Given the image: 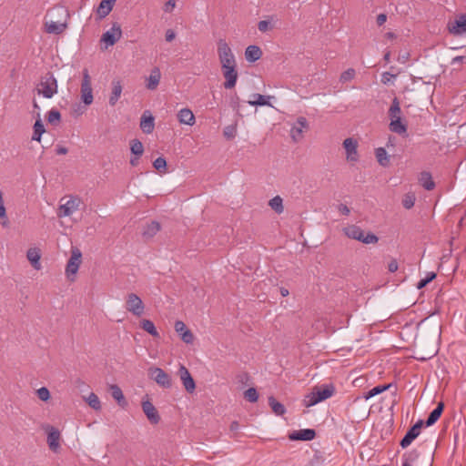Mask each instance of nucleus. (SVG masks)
<instances>
[{
	"label": "nucleus",
	"instance_id": "nucleus-1",
	"mask_svg": "<svg viewBox=\"0 0 466 466\" xmlns=\"http://www.w3.org/2000/svg\"><path fill=\"white\" fill-rule=\"evenodd\" d=\"M334 392L335 387L333 384L315 386L312 389L311 392L305 396L303 400V404L307 408L314 406L317 403L323 401L333 396Z\"/></svg>",
	"mask_w": 466,
	"mask_h": 466
},
{
	"label": "nucleus",
	"instance_id": "nucleus-2",
	"mask_svg": "<svg viewBox=\"0 0 466 466\" xmlns=\"http://www.w3.org/2000/svg\"><path fill=\"white\" fill-rule=\"evenodd\" d=\"M344 234L352 239L360 241L364 244H376L379 241V238L372 232L365 233L360 227L357 225H350L343 228Z\"/></svg>",
	"mask_w": 466,
	"mask_h": 466
},
{
	"label": "nucleus",
	"instance_id": "nucleus-3",
	"mask_svg": "<svg viewBox=\"0 0 466 466\" xmlns=\"http://www.w3.org/2000/svg\"><path fill=\"white\" fill-rule=\"evenodd\" d=\"M221 72L225 78L224 87L231 89L236 86L238 73L236 60H221Z\"/></svg>",
	"mask_w": 466,
	"mask_h": 466
},
{
	"label": "nucleus",
	"instance_id": "nucleus-4",
	"mask_svg": "<svg viewBox=\"0 0 466 466\" xmlns=\"http://www.w3.org/2000/svg\"><path fill=\"white\" fill-rule=\"evenodd\" d=\"M38 95H42L46 98H51L57 93V81L51 73H46L41 76L36 86Z\"/></svg>",
	"mask_w": 466,
	"mask_h": 466
},
{
	"label": "nucleus",
	"instance_id": "nucleus-5",
	"mask_svg": "<svg viewBox=\"0 0 466 466\" xmlns=\"http://www.w3.org/2000/svg\"><path fill=\"white\" fill-rule=\"evenodd\" d=\"M81 199L78 197L70 196L68 198H62L57 209V217H69L78 210Z\"/></svg>",
	"mask_w": 466,
	"mask_h": 466
},
{
	"label": "nucleus",
	"instance_id": "nucleus-6",
	"mask_svg": "<svg viewBox=\"0 0 466 466\" xmlns=\"http://www.w3.org/2000/svg\"><path fill=\"white\" fill-rule=\"evenodd\" d=\"M82 262V253L78 248H72L71 256L66 266V275L70 281H75V276Z\"/></svg>",
	"mask_w": 466,
	"mask_h": 466
},
{
	"label": "nucleus",
	"instance_id": "nucleus-7",
	"mask_svg": "<svg viewBox=\"0 0 466 466\" xmlns=\"http://www.w3.org/2000/svg\"><path fill=\"white\" fill-rule=\"evenodd\" d=\"M309 130V124L306 117L299 116L291 125L289 136L294 143L300 142L304 137V133Z\"/></svg>",
	"mask_w": 466,
	"mask_h": 466
},
{
	"label": "nucleus",
	"instance_id": "nucleus-8",
	"mask_svg": "<svg viewBox=\"0 0 466 466\" xmlns=\"http://www.w3.org/2000/svg\"><path fill=\"white\" fill-rule=\"evenodd\" d=\"M148 376L158 386L164 389H169L172 386V379L168 373L164 370L157 367H151L148 369Z\"/></svg>",
	"mask_w": 466,
	"mask_h": 466
},
{
	"label": "nucleus",
	"instance_id": "nucleus-9",
	"mask_svg": "<svg viewBox=\"0 0 466 466\" xmlns=\"http://www.w3.org/2000/svg\"><path fill=\"white\" fill-rule=\"evenodd\" d=\"M81 100L86 106H89L93 103V91L91 86V77L89 72L86 68L83 70V79L81 83Z\"/></svg>",
	"mask_w": 466,
	"mask_h": 466
},
{
	"label": "nucleus",
	"instance_id": "nucleus-10",
	"mask_svg": "<svg viewBox=\"0 0 466 466\" xmlns=\"http://www.w3.org/2000/svg\"><path fill=\"white\" fill-rule=\"evenodd\" d=\"M126 309L137 317L143 315L145 305L142 299L135 293H129L126 299Z\"/></svg>",
	"mask_w": 466,
	"mask_h": 466
},
{
	"label": "nucleus",
	"instance_id": "nucleus-11",
	"mask_svg": "<svg viewBox=\"0 0 466 466\" xmlns=\"http://www.w3.org/2000/svg\"><path fill=\"white\" fill-rule=\"evenodd\" d=\"M122 35L121 26L118 23H114L110 29L106 30L101 37V42L105 45V47L113 46L117 42Z\"/></svg>",
	"mask_w": 466,
	"mask_h": 466
},
{
	"label": "nucleus",
	"instance_id": "nucleus-12",
	"mask_svg": "<svg viewBox=\"0 0 466 466\" xmlns=\"http://www.w3.org/2000/svg\"><path fill=\"white\" fill-rule=\"evenodd\" d=\"M423 420H418L405 434L403 439L400 441L401 448L405 449L411 444V442L420 435V429L423 425Z\"/></svg>",
	"mask_w": 466,
	"mask_h": 466
},
{
	"label": "nucleus",
	"instance_id": "nucleus-13",
	"mask_svg": "<svg viewBox=\"0 0 466 466\" xmlns=\"http://www.w3.org/2000/svg\"><path fill=\"white\" fill-rule=\"evenodd\" d=\"M343 147L346 150V158L350 162H357L359 160L358 141L352 137H348L343 141Z\"/></svg>",
	"mask_w": 466,
	"mask_h": 466
},
{
	"label": "nucleus",
	"instance_id": "nucleus-14",
	"mask_svg": "<svg viewBox=\"0 0 466 466\" xmlns=\"http://www.w3.org/2000/svg\"><path fill=\"white\" fill-rule=\"evenodd\" d=\"M178 375L180 377V380L182 381V384H183L185 390L188 393H193L196 390V383H195V380L192 378L190 372L184 365H180V367L178 369Z\"/></svg>",
	"mask_w": 466,
	"mask_h": 466
},
{
	"label": "nucleus",
	"instance_id": "nucleus-15",
	"mask_svg": "<svg viewBox=\"0 0 466 466\" xmlns=\"http://www.w3.org/2000/svg\"><path fill=\"white\" fill-rule=\"evenodd\" d=\"M141 405L143 412L150 423L157 424L160 421V415L153 403L149 400H143Z\"/></svg>",
	"mask_w": 466,
	"mask_h": 466
},
{
	"label": "nucleus",
	"instance_id": "nucleus-16",
	"mask_svg": "<svg viewBox=\"0 0 466 466\" xmlns=\"http://www.w3.org/2000/svg\"><path fill=\"white\" fill-rule=\"evenodd\" d=\"M175 330L180 336V339L187 344H191L194 341V335L190 329H188L186 324L181 320L175 322Z\"/></svg>",
	"mask_w": 466,
	"mask_h": 466
},
{
	"label": "nucleus",
	"instance_id": "nucleus-17",
	"mask_svg": "<svg viewBox=\"0 0 466 466\" xmlns=\"http://www.w3.org/2000/svg\"><path fill=\"white\" fill-rule=\"evenodd\" d=\"M66 26V24L53 20L51 14L46 15L45 22V30L46 33L58 35L65 30Z\"/></svg>",
	"mask_w": 466,
	"mask_h": 466
},
{
	"label": "nucleus",
	"instance_id": "nucleus-18",
	"mask_svg": "<svg viewBox=\"0 0 466 466\" xmlns=\"http://www.w3.org/2000/svg\"><path fill=\"white\" fill-rule=\"evenodd\" d=\"M140 128L145 134H151L154 131L155 118L148 110L145 111L141 116Z\"/></svg>",
	"mask_w": 466,
	"mask_h": 466
},
{
	"label": "nucleus",
	"instance_id": "nucleus-19",
	"mask_svg": "<svg viewBox=\"0 0 466 466\" xmlns=\"http://www.w3.org/2000/svg\"><path fill=\"white\" fill-rule=\"evenodd\" d=\"M48 434H47V444L51 451H57L60 448V432L58 430L52 426H48Z\"/></svg>",
	"mask_w": 466,
	"mask_h": 466
},
{
	"label": "nucleus",
	"instance_id": "nucleus-20",
	"mask_svg": "<svg viewBox=\"0 0 466 466\" xmlns=\"http://www.w3.org/2000/svg\"><path fill=\"white\" fill-rule=\"evenodd\" d=\"M316 437V431L312 429L294 431L289 435L290 441H311Z\"/></svg>",
	"mask_w": 466,
	"mask_h": 466
},
{
	"label": "nucleus",
	"instance_id": "nucleus-21",
	"mask_svg": "<svg viewBox=\"0 0 466 466\" xmlns=\"http://www.w3.org/2000/svg\"><path fill=\"white\" fill-rule=\"evenodd\" d=\"M449 30L455 35L466 34V15H461L458 19L449 25Z\"/></svg>",
	"mask_w": 466,
	"mask_h": 466
},
{
	"label": "nucleus",
	"instance_id": "nucleus-22",
	"mask_svg": "<svg viewBox=\"0 0 466 466\" xmlns=\"http://www.w3.org/2000/svg\"><path fill=\"white\" fill-rule=\"evenodd\" d=\"M161 78V72L158 67H154L149 76L146 78V86L148 90L157 89Z\"/></svg>",
	"mask_w": 466,
	"mask_h": 466
},
{
	"label": "nucleus",
	"instance_id": "nucleus-23",
	"mask_svg": "<svg viewBox=\"0 0 466 466\" xmlns=\"http://www.w3.org/2000/svg\"><path fill=\"white\" fill-rule=\"evenodd\" d=\"M26 258L31 263L32 267L39 270L41 269V263H40V250L36 248H30L26 252Z\"/></svg>",
	"mask_w": 466,
	"mask_h": 466
},
{
	"label": "nucleus",
	"instance_id": "nucleus-24",
	"mask_svg": "<svg viewBox=\"0 0 466 466\" xmlns=\"http://www.w3.org/2000/svg\"><path fill=\"white\" fill-rule=\"evenodd\" d=\"M177 119L180 124L193 126L196 122L193 112L188 108H183L177 113Z\"/></svg>",
	"mask_w": 466,
	"mask_h": 466
},
{
	"label": "nucleus",
	"instance_id": "nucleus-25",
	"mask_svg": "<svg viewBox=\"0 0 466 466\" xmlns=\"http://www.w3.org/2000/svg\"><path fill=\"white\" fill-rule=\"evenodd\" d=\"M122 89H123V87H122L121 82L119 80L112 81V92H111V95H110L109 100H108L110 106H113L116 104L119 97L121 96Z\"/></svg>",
	"mask_w": 466,
	"mask_h": 466
},
{
	"label": "nucleus",
	"instance_id": "nucleus-26",
	"mask_svg": "<svg viewBox=\"0 0 466 466\" xmlns=\"http://www.w3.org/2000/svg\"><path fill=\"white\" fill-rule=\"evenodd\" d=\"M160 229L161 226L157 221H151L144 227L142 235L145 238H152Z\"/></svg>",
	"mask_w": 466,
	"mask_h": 466
},
{
	"label": "nucleus",
	"instance_id": "nucleus-27",
	"mask_svg": "<svg viewBox=\"0 0 466 466\" xmlns=\"http://www.w3.org/2000/svg\"><path fill=\"white\" fill-rule=\"evenodd\" d=\"M419 182L426 190H432L435 187V182L432 179L431 174L428 171L420 172L419 176Z\"/></svg>",
	"mask_w": 466,
	"mask_h": 466
},
{
	"label": "nucleus",
	"instance_id": "nucleus-28",
	"mask_svg": "<svg viewBox=\"0 0 466 466\" xmlns=\"http://www.w3.org/2000/svg\"><path fill=\"white\" fill-rule=\"evenodd\" d=\"M116 0H101L96 13L100 18L106 17L113 9Z\"/></svg>",
	"mask_w": 466,
	"mask_h": 466
},
{
	"label": "nucleus",
	"instance_id": "nucleus-29",
	"mask_svg": "<svg viewBox=\"0 0 466 466\" xmlns=\"http://www.w3.org/2000/svg\"><path fill=\"white\" fill-rule=\"evenodd\" d=\"M444 409L443 402L438 403L437 407L430 413L429 417L425 421L426 426L433 425L441 416Z\"/></svg>",
	"mask_w": 466,
	"mask_h": 466
},
{
	"label": "nucleus",
	"instance_id": "nucleus-30",
	"mask_svg": "<svg viewBox=\"0 0 466 466\" xmlns=\"http://www.w3.org/2000/svg\"><path fill=\"white\" fill-rule=\"evenodd\" d=\"M218 52L219 58H234L231 48L228 46L225 40H219L218 46Z\"/></svg>",
	"mask_w": 466,
	"mask_h": 466
},
{
	"label": "nucleus",
	"instance_id": "nucleus-31",
	"mask_svg": "<svg viewBox=\"0 0 466 466\" xmlns=\"http://www.w3.org/2000/svg\"><path fill=\"white\" fill-rule=\"evenodd\" d=\"M389 116L390 121H393L394 119H400L401 117V109L397 97L392 100L391 106L389 109Z\"/></svg>",
	"mask_w": 466,
	"mask_h": 466
},
{
	"label": "nucleus",
	"instance_id": "nucleus-32",
	"mask_svg": "<svg viewBox=\"0 0 466 466\" xmlns=\"http://www.w3.org/2000/svg\"><path fill=\"white\" fill-rule=\"evenodd\" d=\"M375 156L379 164L382 167H388L390 165V157L384 147H378L375 150Z\"/></svg>",
	"mask_w": 466,
	"mask_h": 466
},
{
	"label": "nucleus",
	"instance_id": "nucleus-33",
	"mask_svg": "<svg viewBox=\"0 0 466 466\" xmlns=\"http://www.w3.org/2000/svg\"><path fill=\"white\" fill-rule=\"evenodd\" d=\"M111 395L112 397L118 402V404L122 407L127 405V401L125 400L122 390L117 385H111Z\"/></svg>",
	"mask_w": 466,
	"mask_h": 466
},
{
	"label": "nucleus",
	"instance_id": "nucleus-34",
	"mask_svg": "<svg viewBox=\"0 0 466 466\" xmlns=\"http://www.w3.org/2000/svg\"><path fill=\"white\" fill-rule=\"evenodd\" d=\"M268 405L276 415L281 416L286 412L284 405L279 402L273 396L268 397Z\"/></svg>",
	"mask_w": 466,
	"mask_h": 466
},
{
	"label": "nucleus",
	"instance_id": "nucleus-35",
	"mask_svg": "<svg viewBox=\"0 0 466 466\" xmlns=\"http://www.w3.org/2000/svg\"><path fill=\"white\" fill-rule=\"evenodd\" d=\"M390 130L399 135L404 134L407 131V126L401 122L400 119H394L390 123Z\"/></svg>",
	"mask_w": 466,
	"mask_h": 466
},
{
	"label": "nucleus",
	"instance_id": "nucleus-36",
	"mask_svg": "<svg viewBox=\"0 0 466 466\" xmlns=\"http://www.w3.org/2000/svg\"><path fill=\"white\" fill-rule=\"evenodd\" d=\"M268 206L277 213L281 214L284 211L283 199L279 196H276L268 202Z\"/></svg>",
	"mask_w": 466,
	"mask_h": 466
},
{
	"label": "nucleus",
	"instance_id": "nucleus-37",
	"mask_svg": "<svg viewBox=\"0 0 466 466\" xmlns=\"http://www.w3.org/2000/svg\"><path fill=\"white\" fill-rule=\"evenodd\" d=\"M140 326L145 331L148 332L154 338H159V333L151 320L143 319L140 322Z\"/></svg>",
	"mask_w": 466,
	"mask_h": 466
},
{
	"label": "nucleus",
	"instance_id": "nucleus-38",
	"mask_svg": "<svg viewBox=\"0 0 466 466\" xmlns=\"http://www.w3.org/2000/svg\"><path fill=\"white\" fill-rule=\"evenodd\" d=\"M45 133V127L42 123V120L39 118L35 121L34 125V133L32 136V140H35L40 142L42 135Z\"/></svg>",
	"mask_w": 466,
	"mask_h": 466
},
{
	"label": "nucleus",
	"instance_id": "nucleus-39",
	"mask_svg": "<svg viewBox=\"0 0 466 466\" xmlns=\"http://www.w3.org/2000/svg\"><path fill=\"white\" fill-rule=\"evenodd\" d=\"M130 150L134 156L141 157L144 153V147L138 139H132L130 141Z\"/></svg>",
	"mask_w": 466,
	"mask_h": 466
},
{
	"label": "nucleus",
	"instance_id": "nucleus-40",
	"mask_svg": "<svg viewBox=\"0 0 466 466\" xmlns=\"http://www.w3.org/2000/svg\"><path fill=\"white\" fill-rule=\"evenodd\" d=\"M262 51L258 46H248L245 52V58H260Z\"/></svg>",
	"mask_w": 466,
	"mask_h": 466
},
{
	"label": "nucleus",
	"instance_id": "nucleus-41",
	"mask_svg": "<svg viewBox=\"0 0 466 466\" xmlns=\"http://www.w3.org/2000/svg\"><path fill=\"white\" fill-rule=\"evenodd\" d=\"M390 386H391V384L376 386L367 392V394L365 395V399L368 400V399L372 398L378 394H380L383 391L387 390Z\"/></svg>",
	"mask_w": 466,
	"mask_h": 466
},
{
	"label": "nucleus",
	"instance_id": "nucleus-42",
	"mask_svg": "<svg viewBox=\"0 0 466 466\" xmlns=\"http://www.w3.org/2000/svg\"><path fill=\"white\" fill-rule=\"evenodd\" d=\"M153 167L157 170L160 174H166L167 170V161L163 157H159L153 162Z\"/></svg>",
	"mask_w": 466,
	"mask_h": 466
},
{
	"label": "nucleus",
	"instance_id": "nucleus-43",
	"mask_svg": "<svg viewBox=\"0 0 466 466\" xmlns=\"http://www.w3.org/2000/svg\"><path fill=\"white\" fill-rule=\"evenodd\" d=\"M0 223L2 224L3 227H7L8 223H9L8 218L6 216V210L4 206L3 195H2L1 191H0Z\"/></svg>",
	"mask_w": 466,
	"mask_h": 466
},
{
	"label": "nucleus",
	"instance_id": "nucleus-44",
	"mask_svg": "<svg viewBox=\"0 0 466 466\" xmlns=\"http://www.w3.org/2000/svg\"><path fill=\"white\" fill-rule=\"evenodd\" d=\"M86 401L88 405L96 410L101 409V403L96 394L91 392L86 398Z\"/></svg>",
	"mask_w": 466,
	"mask_h": 466
},
{
	"label": "nucleus",
	"instance_id": "nucleus-45",
	"mask_svg": "<svg viewBox=\"0 0 466 466\" xmlns=\"http://www.w3.org/2000/svg\"><path fill=\"white\" fill-rule=\"evenodd\" d=\"M415 195L414 193L409 192L404 195L402 199V205L406 209H410L415 204Z\"/></svg>",
	"mask_w": 466,
	"mask_h": 466
},
{
	"label": "nucleus",
	"instance_id": "nucleus-46",
	"mask_svg": "<svg viewBox=\"0 0 466 466\" xmlns=\"http://www.w3.org/2000/svg\"><path fill=\"white\" fill-rule=\"evenodd\" d=\"M61 120V114L56 109H51L47 114V121L51 125H56Z\"/></svg>",
	"mask_w": 466,
	"mask_h": 466
},
{
	"label": "nucleus",
	"instance_id": "nucleus-47",
	"mask_svg": "<svg viewBox=\"0 0 466 466\" xmlns=\"http://www.w3.org/2000/svg\"><path fill=\"white\" fill-rule=\"evenodd\" d=\"M244 398L249 402H256L258 399V391L255 388H249L244 392Z\"/></svg>",
	"mask_w": 466,
	"mask_h": 466
},
{
	"label": "nucleus",
	"instance_id": "nucleus-48",
	"mask_svg": "<svg viewBox=\"0 0 466 466\" xmlns=\"http://www.w3.org/2000/svg\"><path fill=\"white\" fill-rule=\"evenodd\" d=\"M254 100L248 101V104L251 106H266L268 104L266 97L260 94L253 95Z\"/></svg>",
	"mask_w": 466,
	"mask_h": 466
},
{
	"label": "nucleus",
	"instance_id": "nucleus-49",
	"mask_svg": "<svg viewBox=\"0 0 466 466\" xmlns=\"http://www.w3.org/2000/svg\"><path fill=\"white\" fill-rule=\"evenodd\" d=\"M419 454L416 451H412L411 452L404 455V461L402 466H411V462L414 461L418 458Z\"/></svg>",
	"mask_w": 466,
	"mask_h": 466
},
{
	"label": "nucleus",
	"instance_id": "nucleus-50",
	"mask_svg": "<svg viewBox=\"0 0 466 466\" xmlns=\"http://www.w3.org/2000/svg\"><path fill=\"white\" fill-rule=\"evenodd\" d=\"M36 394H37V397L43 401H46L50 399V392H49L48 389L46 387H42V388L38 389L36 391Z\"/></svg>",
	"mask_w": 466,
	"mask_h": 466
},
{
	"label": "nucleus",
	"instance_id": "nucleus-51",
	"mask_svg": "<svg viewBox=\"0 0 466 466\" xmlns=\"http://www.w3.org/2000/svg\"><path fill=\"white\" fill-rule=\"evenodd\" d=\"M399 75V71L396 72H384L381 76V82L388 84L391 79L395 78Z\"/></svg>",
	"mask_w": 466,
	"mask_h": 466
},
{
	"label": "nucleus",
	"instance_id": "nucleus-52",
	"mask_svg": "<svg viewBox=\"0 0 466 466\" xmlns=\"http://www.w3.org/2000/svg\"><path fill=\"white\" fill-rule=\"evenodd\" d=\"M355 76V70L354 69H348L345 72H343L340 76V81L341 82H348Z\"/></svg>",
	"mask_w": 466,
	"mask_h": 466
},
{
	"label": "nucleus",
	"instance_id": "nucleus-53",
	"mask_svg": "<svg viewBox=\"0 0 466 466\" xmlns=\"http://www.w3.org/2000/svg\"><path fill=\"white\" fill-rule=\"evenodd\" d=\"M258 28L260 32H267L272 28L271 22L269 20H261L258 24Z\"/></svg>",
	"mask_w": 466,
	"mask_h": 466
},
{
	"label": "nucleus",
	"instance_id": "nucleus-54",
	"mask_svg": "<svg viewBox=\"0 0 466 466\" xmlns=\"http://www.w3.org/2000/svg\"><path fill=\"white\" fill-rule=\"evenodd\" d=\"M236 127L234 126H228L224 128V136L228 139H232L236 136Z\"/></svg>",
	"mask_w": 466,
	"mask_h": 466
},
{
	"label": "nucleus",
	"instance_id": "nucleus-55",
	"mask_svg": "<svg viewBox=\"0 0 466 466\" xmlns=\"http://www.w3.org/2000/svg\"><path fill=\"white\" fill-rule=\"evenodd\" d=\"M175 6H176V1H175V0H168V1L165 4V5H164V7H163L164 12H166V13H170V12H172V11H173V9L175 8Z\"/></svg>",
	"mask_w": 466,
	"mask_h": 466
},
{
	"label": "nucleus",
	"instance_id": "nucleus-56",
	"mask_svg": "<svg viewBox=\"0 0 466 466\" xmlns=\"http://www.w3.org/2000/svg\"><path fill=\"white\" fill-rule=\"evenodd\" d=\"M398 262L395 258H392L388 264V269L390 272H395L398 270Z\"/></svg>",
	"mask_w": 466,
	"mask_h": 466
},
{
	"label": "nucleus",
	"instance_id": "nucleus-57",
	"mask_svg": "<svg viewBox=\"0 0 466 466\" xmlns=\"http://www.w3.org/2000/svg\"><path fill=\"white\" fill-rule=\"evenodd\" d=\"M175 37H176V33L174 32V30H172V29L167 30V32H166V40L167 42L173 41L175 39Z\"/></svg>",
	"mask_w": 466,
	"mask_h": 466
},
{
	"label": "nucleus",
	"instance_id": "nucleus-58",
	"mask_svg": "<svg viewBox=\"0 0 466 466\" xmlns=\"http://www.w3.org/2000/svg\"><path fill=\"white\" fill-rule=\"evenodd\" d=\"M338 209L341 214L345 216H348L350 213V208L344 204L339 205Z\"/></svg>",
	"mask_w": 466,
	"mask_h": 466
},
{
	"label": "nucleus",
	"instance_id": "nucleus-59",
	"mask_svg": "<svg viewBox=\"0 0 466 466\" xmlns=\"http://www.w3.org/2000/svg\"><path fill=\"white\" fill-rule=\"evenodd\" d=\"M387 21V15L385 14H380L377 16L378 25H382Z\"/></svg>",
	"mask_w": 466,
	"mask_h": 466
},
{
	"label": "nucleus",
	"instance_id": "nucleus-60",
	"mask_svg": "<svg viewBox=\"0 0 466 466\" xmlns=\"http://www.w3.org/2000/svg\"><path fill=\"white\" fill-rule=\"evenodd\" d=\"M139 158L140 157L134 156L130 158V165L132 167H137L139 164Z\"/></svg>",
	"mask_w": 466,
	"mask_h": 466
},
{
	"label": "nucleus",
	"instance_id": "nucleus-61",
	"mask_svg": "<svg viewBox=\"0 0 466 466\" xmlns=\"http://www.w3.org/2000/svg\"><path fill=\"white\" fill-rule=\"evenodd\" d=\"M68 152L67 148L65 147H58L56 148L57 155H66Z\"/></svg>",
	"mask_w": 466,
	"mask_h": 466
},
{
	"label": "nucleus",
	"instance_id": "nucleus-62",
	"mask_svg": "<svg viewBox=\"0 0 466 466\" xmlns=\"http://www.w3.org/2000/svg\"><path fill=\"white\" fill-rule=\"evenodd\" d=\"M436 278V273L428 272L426 278H424L429 283Z\"/></svg>",
	"mask_w": 466,
	"mask_h": 466
},
{
	"label": "nucleus",
	"instance_id": "nucleus-63",
	"mask_svg": "<svg viewBox=\"0 0 466 466\" xmlns=\"http://www.w3.org/2000/svg\"><path fill=\"white\" fill-rule=\"evenodd\" d=\"M427 284H429V282H428L425 279H420V280L418 282V284H417V288H418L419 289H422V288L426 287V285H427Z\"/></svg>",
	"mask_w": 466,
	"mask_h": 466
},
{
	"label": "nucleus",
	"instance_id": "nucleus-64",
	"mask_svg": "<svg viewBox=\"0 0 466 466\" xmlns=\"http://www.w3.org/2000/svg\"><path fill=\"white\" fill-rule=\"evenodd\" d=\"M239 428V424L238 421H232L231 424H230V431H237Z\"/></svg>",
	"mask_w": 466,
	"mask_h": 466
}]
</instances>
